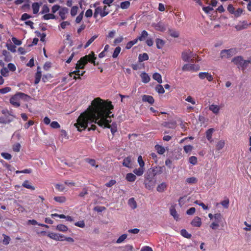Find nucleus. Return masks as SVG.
I'll use <instances>...</instances> for the list:
<instances>
[{
    "label": "nucleus",
    "instance_id": "f257e3e1",
    "mask_svg": "<svg viewBox=\"0 0 251 251\" xmlns=\"http://www.w3.org/2000/svg\"><path fill=\"white\" fill-rule=\"evenodd\" d=\"M113 108L111 101H104L100 98H96L92 101L91 105L87 110L80 115L74 126L78 131H81L87 128L88 124L95 123L101 127L110 128L114 135L117 131V124L113 123L110 125V119L114 116L111 112ZM91 130L100 132L95 124H91L90 127H88V131Z\"/></svg>",
    "mask_w": 251,
    "mask_h": 251
},
{
    "label": "nucleus",
    "instance_id": "f03ea898",
    "mask_svg": "<svg viewBox=\"0 0 251 251\" xmlns=\"http://www.w3.org/2000/svg\"><path fill=\"white\" fill-rule=\"evenodd\" d=\"M95 53L92 51L91 53L86 55L81 58L77 61L75 66V69H83L87 63L89 62L93 64L94 65H98V63H96Z\"/></svg>",
    "mask_w": 251,
    "mask_h": 251
},
{
    "label": "nucleus",
    "instance_id": "7ed1b4c3",
    "mask_svg": "<svg viewBox=\"0 0 251 251\" xmlns=\"http://www.w3.org/2000/svg\"><path fill=\"white\" fill-rule=\"evenodd\" d=\"M28 98L30 97L27 95L22 92H18L10 99V103L13 106L18 107L20 106V100H27Z\"/></svg>",
    "mask_w": 251,
    "mask_h": 251
},
{
    "label": "nucleus",
    "instance_id": "20e7f679",
    "mask_svg": "<svg viewBox=\"0 0 251 251\" xmlns=\"http://www.w3.org/2000/svg\"><path fill=\"white\" fill-rule=\"evenodd\" d=\"M237 50L235 48H231L228 50H223L221 51L220 57L222 59L229 58L236 54Z\"/></svg>",
    "mask_w": 251,
    "mask_h": 251
},
{
    "label": "nucleus",
    "instance_id": "39448f33",
    "mask_svg": "<svg viewBox=\"0 0 251 251\" xmlns=\"http://www.w3.org/2000/svg\"><path fill=\"white\" fill-rule=\"evenodd\" d=\"M223 220V216L220 213L215 214L214 215V221L210 225V228L212 229H216Z\"/></svg>",
    "mask_w": 251,
    "mask_h": 251
},
{
    "label": "nucleus",
    "instance_id": "423d86ee",
    "mask_svg": "<svg viewBox=\"0 0 251 251\" xmlns=\"http://www.w3.org/2000/svg\"><path fill=\"white\" fill-rule=\"evenodd\" d=\"M192 56V52L190 50H186L182 52L181 57L185 62H189L190 60L193 62L194 59L191 58Z\"/></svg>",
    "mask_w": 251,
    "mask_h": 251
},
{
    "label": "nucleus",
    "instance_id": "0eeeda50",
    "mask_svg": "<svg viewBox=\"0 0 251 251\" xmlns=\"http://www.w3.org/2000/svg\"><path fill=\"white\" fill-rule=\"evenodd\" d=\"M199 66L198 65H195L194 64H185L182 67L183 71H197L199 70Z\"/></svg>",
    "mask_w": 251,
    "mask_h": 251
},
{
    "label": "nucleus",
    "instance_id": "6e6552de",
    "mask_svg": "<svg viewBox=\"0 0 251 251\" xmlns=\"http://www.w3.org/2000/svg\"><path fill=\"white\" fill-rule=\"evenodd\" d=\"M48 236L50 238L56 240V241H64L65 236L58 233H49L48 234Z\"/></svg>",
    "mask_w": 251,
    "mask_h": 251
},
{
    "label": "nucleus",
    "instance_id": "1a4fd4ad",
    "mask_svg": "<svg viewBox=\"0 0 251 251\" xmlns=\"http://www.w3.org/2000/svg\"><path fill=\"white\" fill-rule=\"evenodd\" d=\"M199 77L201 79L206 78L208 81H212L213 80V76L208 72H200L199 73Z\"/></svg>",
    "mask_w": 251,
    "mask_h": 251
},
{
    "label": "nucleus",
    "instance_id": "9d476101",
    "mask_svg": "<svg viewBox=\"0 0 251 251\" xmlns=\"http://www.w3.org/2000/svg\"><path fill=\"white\" fill-rule=\"evenodd\" d=\"M161 125L164 127L172 129H175L177 126L176 122L174 120L168 122H163Z\"/></svg>",
    "mask_w": 251,
    "mask_h": 251
},
{
    "label": "nucleus",
    "instance_id": "9b49d317",
    "mask_svg": "<svg viewBox=\"0 0 251 251\" xmlns=\"http://www.w3.org/2000/svg\"><path fill=\"white\" fill-rule=\"evenodd\" d=\"M153 26L154 28L158 31L163 32L166 30L165 25L161 22H159L157 24H154Z\"/></svg>",
    "mask_w": 251,
    "mask_h": 251
},
{
    "label": "nucleus",
    "instance_id": "f8f14e48",
    "mask_svg": "<svg viewBox=\"0 0 251 251\" xmlns=\"http://www.w3.org/2000/svg\"><path fill=\"white\" fill-rule=\"evenodd\" d=\"M142 101L144 102H148L151 104H152L154 102V100L153 97L147 95L142 96Z\"/></svg>",
    "mask_w": 251,
    "mask_h": 251
},
{
    "label": "nucleus",
    "instance_id": "ddd939ff",
    "mask_svg": "<svg viewBox=\"0 0 251 251\" xmlns=\"http://www.w3.org/2000/svg\"><path fill=\"white\" fill-rule=\"evenodd\" d=\"M243 60V58L242 56H238L234 57L232 59V62H233L234 64L237 65L238 68H240V66L241 65Z\"/></svg>",
    "mask_w": 251,
    "mask_h": 251
},
{
    "label": "nucleus",
    "instance_id": "4468645a",
    "mask_svg": "<svg viewBox=\"0 0 251 251\" xmlns=\"http://www.w3.org/2000/svg\"><path fill=\"white\" fill-rule=\"evenodd\" d=\"M170 211L171 215L173 216L174 218L176 221H178L179 219V215L177 213L175 206L173 205L171 206L170 209Z\"/></svg>",
    "mask_w": 251,
    "mask_h": 251
},
{
    "label": "nucleus",
    "instance_id": "2eb2a0df",
    "mask_svg": "<svg viewBox=\"0 0 251 251\" xmlns=\"http://www.w3.org/2000/svg\"><path fill=\"white\" fill-rule=\"evenodd\" d=\"M42 77V73L41 71H40V69L39 67H38L37 72L35 74V81L34 83L35 84H37L40 82L41 78Z\"/></svg>",
    "mask_w": 251,
    "mask_h": 251
},
{
    "label": "nucleus",
    "instance_id": "dca6fc26",
    "mask_svg": "<svg viewBox=\"0 0 251 251\" xmlns=\"http://www.w3.org/2000/svg\"><path fill=\"white\" fill-rule=\"evenodd\" d=\"M209 109L213 113L217 115L220 112V107L219 105L212 104L209 105Z\"/></svg>",
    "mask_w": 251,
    "mask_h": 251
},
{
    "label": "nucleus",
    "instance_id": "f3484780",
    "mask_svg": "<svg viewBox=\"0 0 251 251\" xmlns=\"http://www.w3.org/2000/svg\"><path fill=\"white\" fill-rule=\"evenodd\" d=\"M191 225L194 226L200 227L201 225V219L196 217L191 222Z\"/></svg>",
    "mask_w": 251,
    "mask_h": 251
},
{
    "label": "nucleus",
    "instance_id": "a211bd4d",
    "mask_svg": "<svg viewBox=\"0 0 251 251\" xmlns=\"http://www.w3.org/2000/svg\"><path fill=\"white\" fill-rule=\"evenodd\" d=\"M140 76L142 79V81L144 83H148L151 80L150 76L145 72L142 73L140 75Z\"/></svg>",
    "mask_w": 251,
    "mask_h": 251
},
{
    "label": "nucleus",
    "instance_id": "6ab92c4d",
    "mask_svg": "<svg viewBox=\"0 0 251 251\" xmlns=\"http://www.w3.org/2000/svg\"><path fill=\"white\" fill-rule=\"evenodd\" d=\"M214 131V129L213 128H211L207 130L205 133L206 138L210 143H211L213 141L212 136Z\"/></svg>",
    "mask_w": 251,
    "mask_h": 251
},
{
    "label": "nucleus",
    "instance_id": "aec40b11",
    "mask_svg": "<svg viewBox=\"0 0 251 251\" xmlns=\"http://www.w3.org/2000/svg\"><path fill=\"white\" fill-rule=\"evenodd\" d=\"M156 48L158 49H161L165 45V42L160 38H156L155 39Z\"/></svg>",
    "mask_w": 251,
    "mask_h": 251
},
{
    "label": "nucleus",
    "instance_id": "412c9836",
    "mask_svg": "<svg viewBox=\"0 0 251 251\" xmlns=\"http://www.w3.org/2000/svg\"><path fill=\"white\" fill-rule=\"evenodd\" d=\"M68 9L67 8L64 7L61 8L59 12V15L60 16L62 20H64L66 18V14L68 13Z\"/></svg>",
    "mask_w": 251,
    "mask_h": 251
},
{
    "label": "nucleus",
    "instance_id": "4be33fe9",
    "mask_svg": "<svg viewBox=\"0 0 251 251\" xmlns=\"http://www.w3.org/2000/svg\"><path fill=\"white\" fill-rule=\"evenodd\" d=\"M22 186L27 189H30L31 190H34L35 189V187L32 186L30 184L29 181L27 180H26L24 181V182L22 184Z\"/></svg>",
    "mask_w": 251,
    "mask_h": 251
},
{
    "label": "nucleus",
    "instance_id": "5701e85b",
    "mask_svg": "<svg viewBox=\"0 0 251 251\" xmlns=\"http://www.w3.org/2000/svg\"><path fill=\"white\" fill-rule=\"evenodd\" d=\"M145 168L140 167L139 168H136L133 170V173L138 176H141L144 173Z\"/></svg>",
    "mask_w": 251,
    "mask_h": 251
},
{
    "label": "nucleus",
    "instance_id": "b1692460",
    "mask_svg": "<svg viewBox=\"0 0 251 251\" xmlns=\"http://www.w3.org/2000/svg\"><path fill=\"white\" fill-rule=\"evenodd\" d=\"M41 4V3L39 4L38 2H34L32 3V8L33 9V12L34 14L38 13Z\"/></svg>",
    "mask_w": 251,
    "mask_h": 251
},
{
    "label": "nucleus",
    "instance_id": "393cba45",
    "mask_svg": "<svg viewBox=\"0 0 251 251\" xmlns=\"http://www.w3.org/2000/svg\"><path fill=\"white\" fill-rule=\"evenodd\" d=\"M126 179L129 182H133L136 179V176L132 173H128L126 175Z\"/></svg>",
    "mask_w": 251,
    "mask_h": 251
},
{
    "label": "nucleus",
    "instance_id": "a878e982",
    "mask_svg": "<svg viewBox=\"0 0 251 251\" xmlns=\"http://www.w3.org/2000/svg\"><path fill=\"white\" fill-rule=\"evenodd\" d=\"M168 32L171 36L174 38H177L179 35V32L173 29H169Z\"/></svg>",
    "mask_w": 251,
    "mask_h": 251
},
{
    "label": "nucleus",
    "instance_id": "bb28decb",
    "mask_svg": "<svg viewBox=\"0 0 251 251\" xmlns=\"http://www.w3.org/2000/svg\"><path fill=\"white\" fill-rule=\"evenodd\" d=\"M152 78L160 84L162 82V76L161 75L158 73H154L152 75Z\"/></svg>",
    "mask_w": 251,
    "mask_h": 251
},
{
    "label": "nucleus",
    "instance_id": "cd10ccee",
    "mask_svg": "<svg viewBox=\"0 0 251 251\" xmlns=\"http://www.w3.org/2000/svg\"><path fill=\"white\" fill-rule=\"evenodd\" d=\"M166 187L167 185L166 184V183L165 182H162L157 186L156 190L159 192H163L165 191Z\"/></svg>",
    "mask_w": 251,
    "mask_h": 251
},
{
    "label": "nucleus",
    "instance_id": "c85d7f7f",
    "mask_svg": "<svg viewBox=\"0 0 251 251\" xmlns=\"http://www.w3.org/2000/svg\"><path fill=\"white\" fill-rule=\"evenodd\" d=\"M145 187L147 189H148L149 190H151L152 188H153L154 183L152 180H149L148 181H146L145 182Z\"/></svg>",
    "mask_w": 251,
    "mask_h": 251
},
{
    "label": "nucleus",
    "instance_id": "c756f323",
    "mask_svg": "<svg viewBox=\"0 0 251 251\" xmlns=\"http://www.w3.org/2000/svg\"><path fill=\"white\" fill-rule=\"evenodd\" d=\"M138 59L140 62H143L148 60L149 59V56L147 53H143L139 54Z\"/></svg>",
    "mask_w": 251,
    "mask_h": 251
},
{
    "label": "nucleus",
    "instance_id": "7c9ffc66",
    "mask_svg": "<svg viewBox=\"0 0 251 251\" xmlns=\"http://www.w3.org/2000/svg\"><path fill=\"white\" fill-rule=\"evenodd\" d=\"M123 166L129 168L131 165V158L130 157H126L123 162Z\"/></svg>",
    "mask_w": 251,
    "mask_h": 251
},
{
    "label": "nucleus",
    "instance_id": "2f4dec72",
    "mask_svg": "<svg viewBox=\"0 0 251 251\" xmlns=\"http://www.w3.org/2000/svg\"><path fill=\"white\" fill-rule=\"evenodd\" d=\"M128 205L132 208L135 209L137 207V203L133 198H130L128 201Z\"/></svg>",
    "mask_w": 251,
    "mask_h": 251
},
{
    "label": "nucleus",
    "instance_id": "473e14b6",
    "mask_svg": "<svg viewBox=\"0 0 251 251\" xmlns=\"http://www.w3.org/2000/svg\"><path fill=\"white\" fill-rule=\"evenodd\" d=\"M56 229L58 231L65 232L68 230V228L64 225L59 224L56 226Z\"/></svg>",
    "mask_w": 251,
    "mask_h": 251
},
{
    "label": "nucleus",
    "instance_id": "72a5a7b5",
    "mask_svg": "<svg viewBox=\"0 0 251 251\" xmlns=\"http://www.w3.org/2000/svg\"><path fill=\"white\" fill-rule=\"evenodd\" d=\"M148 36V33L147 31L144 30L142 31L141 34L138 37V39L140 41H144Z\"/></svg>",
    "mask_w": 251,
    "mask_h": 251
},
{
    "label": "nucleus",
    "instance_id": "f704fd0d",
    "mask_svg": "<svg viewBox=\"0 0 251 251\" xmlns=\"http://www.w3.org/2000/svg\"><path fill=\"white\" fill-rule=\"evenodd\" d=\"M155 150L157 151V152L159 154H163L165 151V148L163 147L160 146L159 145H156L155 146Z\"/></svg>",
    "mask_w": 251,
    "mask_h": 251
},
{
    "label": "nucleus",
    "instance_id": "c9c22d12",
    "mask_svg": "<svg viewBox=\"0 0 251 251\" xmlns=\"http://www.w3.org/2000/svg\"><path fill=\"white\" fill-rule=\"evenodd\" d=\"M53 199L55 201L59 203H63L66 201V199L64 196L54 197Z\"/></svg>",
    "mask_w": 251,
    "mask_h": 251
},
{
    "label": "nucleus",
    "instance_id": "e433bc0d",
    "mask_svg": "<svg viewBox=\"0 0 251 251\" xmlns=\"http://www.w3.org/2000/svg\"><path fill=\"white\" fill-rule=\"evenodd\" d=\"M186 182L188 184H196L198 182V179L195 177H188L186 179Z\"/></svg>",
    "mask_w": 251,
    "mask_h": 251
},
{
    "label": "nucleus",
    "instance_id": "4c0bfd02",
    "mask_svg": "<svg viewBox=\"0 0 251 251\" xmlns=\"http://www.w3.org/2000/svg\"><path fill=\"white\" fill-rule=\"evenodd\" d=\"M85 161L88 163L91 166L93 167H95L96 168L98 167V165L96 164V160L93 159H90L89 158H87L85 159Z\"/></svg>",
    "mask_w": 251,
    "mask_h": 251
},
{
    "label": "nucleus",
    "instance_id": "58836bf2",
    "mask_svg": "<svg viewBox=\"0 0 251 251\" xmlns=\"http://www.w3.org/2000/svg\"><path fill=\"white\" fill-rule=\"evenodd\" d=\"M181 235L185 238L190 239L191 238L192 235L189 233L186 229H183L180 231Z\"/></svg>",
    "mask_w": 251,
    "mask_h": 251
},
{
    "label": "nucleus",
    "instance_id": "ea45409f",
    "mask_svg": "<svg viewBox=\"0 0 251 251\" xmlns=\"http://www.w3.org/2000/svg\"><path fill=\"white\" fill-rule=\"evenodd\" d=\"M155 90L159 94H163L165 92V90L161 84L157 85L155 87Z\"/></svg>",
    "mask_w": 251,
    "mask_h": 251
},
{
    "label": "nucleus",
    "instance_id": "a19ab883",
    "mask_svg": "<svg viewBox=\"0 0 251 251\" xmlns=\"http://www.w3.org/2000/svg\"><path fill=\"white\" fill-rule=\"evenodd\" d=\"M130 5V3L129 1H125L122 2L120 4V7L123 9H127Z\"/></svg>",
    "mask_w": 251,
    "mask_h": 251
},
{
    "label": "nucleus",
    "instance_id": "79ce46f5",
    "mask_svg": "<svg viewBox=\"0 0 251 251\" xmlns=\"http://www.w3.org/2000/svg\"><path fill=\"white\" fill-rule=\"evenodd\" d=\"M102 11V7L98 6L95 8L94 13V17L96 18L98 15H100Z\"/></svg>",
    "mask_w": 251,
    "mask_h": 251
},
{
    "label": "nucleus",
    "instance_id": "37998d69",
    "mask_svg": "<svg viewBox=\"0 0 251 251\" xmlns=\"http://www.w3.org/2000/svg\"><path fill=\"white\" fill-rule=\"evenodd\" d=\"M98 35H94L86 43L84 46V48L86 49L88 47L91 43L98 37Z\"/></svg>",
    "mask_w": 251,
    "mask_h": 251
},
{
    "label": "nucleus",
    "instance_id": "c03bdc74",
    "mask_svg": "<svg viewBox=\"0 0 251 251\" xmlns=\"http://www.w3.org/2000/svg\"><path fill=\"white\" fill-rule=\"evenodd\" d=\"M121 50V48L120 47L118 46V47H117L114 50V52L113 53V54H112V57L113 58H116L118 57V56L119 55L120 51Z\"/></svg>",
    "mask_w": 251,
    "mask_h": 251
},
{
    "label": "nucleus",
    "instance_id": "a18cd8bd",
    "mask_svg": "<svg viewBox=\"0 0 251 251\" xmlns=\"http://www.w3.org/2000/svg\"><path fill=\"white\" fill-rule=\"evenodd\" d=\"M225 145V143L224 141L220 140L216 144V149L218 151L222 149Z\"/></svg>",
    "mask_w": 251,
    "mask_h": 251
},
{
    "label": "nucleus",
    "instance_id": "49530a36",
    "mask_svg": "<svg viewBox=\"0 0 251 251\" xmlns=\"http://www.w3.org/2000/svg\"><path fill=\"white\" fill-rule=\"evenodd\" d=\"M2 236L3 237V239L2 241L3 244L5 245H7L9 244L11 240L10 237L4 234H2Z\"/></svg>",
    "mask_w": 251,
    "mask_h": 251
},
{
    "label": "nucleus",
    "instance_id": "de8ad7c7",
    "mask_svg": "<svg viewBox=\"0 0 251 251\" xmlns=\"http://www.w3.org/2000/svg\"><path fill=\"white\" fill-rule=\"evenodd\" d=\"M55 15L51 13H47L43 16V18L46 20H48L50 19H55Z\"/></svg>",
    "mask_w": 251,
    "mask_h": 251
},
{
    "label": "nucleus",
    "instance_id": "09e8293b",
    "mask_svg": "<svg viewBox=\"0 0 251 251\" xmlns=\"http://www.w3.org/2000/svg\"><path fill=\"white\" fill-rule=\"evenodd\" d=\"M9 71L6 67H3L0 70V74L2 76L6 77L8 76Z\"/></svg>",
    "mask_w": 251,
    "mask_h": 251
},
{
    "label": "nucleus",
    "instance_id": "8fccbe9b",
    "mask_svg": "<svg viewBox=\"0 0 251 251\" xmlns=\"http://www.w3.org/2000/svg\"><path fill=\"white\" fill-rule=\"evenodd\" d=\"M21 145L19 143H17L13 145L12 149L15 152H19L21 149Z\"/></svg>",
    "mask_w": 251,
    "mask_h": 251
},
{
    "label": "nucleus",
    "instance_id": "3c124183",
    "mask_svg": "<svg viewBox=\"0 0 251 251\" xmlns=\"http://www.w3.org/2000/svg\"><path fill=\"white\" fill-rule=\"evenodd\" d=\"M1 156L6 160H10L12 158V155L7 152H1Z\"/></svg>",
    "mask_w": 251,
    "mask_h": 251
},
{
    "label": "nucleus",
    "instance_id": "603ef678",
    "mask_svg": "<svg viewBox=\"0 0 251 251\" xmlns=\"http://www.w3.org/2000/svg\"><path fill=\"white\" fill-rule=\"evenodd\" d=\"M251 62L250 60H243L240 68L242 70H245L248 66V65Z\"/></svg>",
    "mask_w": 251,
    "mask_h": 251
},
{
    "label": "nucleus",
    "instance_id": "864d4df0",
    "mask_svg": "<svg viewBox=\"0 0 251 251\" xmlns=\"http://www.w3.org/2000/svg\"><path fill=\"white\" fill-rule=\"evenodd\" d=\"M78 8L77 6H74L71 10V15L72 16H75L76 15Z\"/></svg>",
    "mask_w": 251,
    "mask_h": 251
},
{
    "label": "nucleus",
    "instance_id": "5fc2aeb1",
    "mask_svg": "<svg viewBox=\"0 0 251 251\" xmlns=\"http://www.w3.org/2000/svg\"><path fill=\"white\" fill-rule=\"evenodd\" d=\"M127 237V235L126 234H124L120 236L118 239L117 240V243H121L123 242Z\"/></svg>",
    "mask_w": 251,
    "mask_h": 251
},
{
    "label": "nucleus",
    "instance_id": "6e6d98bb",
    "mask_svg": "<svg viewBox=\"0 0 251 251\" xmlns=\"http://www.w3.org/2000/svg\"><path fill=\"white\" fill-rule=\"evenodd\" d=\"M8 70V71H11V72H14L16 70V67L15 65L11 63H10L8 64L7 65Z\"/></svg>",
    "mask_w": 251,
    "mask_h": 251
},
{
    "label": "nucleus",
    "instance_id": "4d7b16f0",
    "mask_svg": "<svg viewBox=\"0 0 251 251\" xmlns=\"http://www.w3.org/2000/svg\"><path fill=\"white\" fill-rule=\"evenodd\" d=\"M138 162L139 163V165L140 167L145 168V162L142 158V157L141 155H139L138 157Z\"/></svg>",
    "mask_w": 251,
    "mask_h": 251
},
{
    "label": "nucleus",
    "instance_id": "13d9d810",
    "mask_svg": "<svg viewBox=\"0 0 251 251\" xmlns=\"http://www.w3.org/2000/svg\"><path fill=\"white\" fill-rule=\"evenodd\" d=\"M189 162L193 165H196L197 163V158L194 156H191L189 159Z\"/></svg>",
    "mask_w": 251,
    "mask_h": 251
},
{
    "label": "nucleus",
    "instance_id": "bf43d9fd",
    "mask_svg": "<svg viewBox=\"0 0 251 251\" xmlns=\"http://www.w3.org/2000/svg\"><path fill=\"white\" fill-rule=\"evenodd\" d=\"M83 17V12L82 11L76 18L75 22L77 24H79L81 22Z\"/></svg>",
    "mask_w": 251,
    "mask_h": 251
},
{
    "label": "nucleus",
    "instance_id": "052dcab7",
    "mask_svg": "<svg viewBox=\"0 0 251 251\" xmlns=\"http://www.w3.org/2000/svg\"><path fill=\"white\" fill-rule=\"evenodd\" d=\"M11 89L9 87H6L2 89H0V93L6 94L11 91Z\"/></svg>",
    "mask_w": 251,
    "mask_h": 251
},
{
    "label": "nucleus",
    "instance_id": "680f3d73",
    "mask_svg": "<svg viewBox=\"0 0 251 251\" xmlns=\"http://www.w3.org/2000/svg\"><path fill=\"white\" fill-rule=\"evenodd\" d=\"M184 150L186 153H189L190 152L192 149H193V146L189 145H186L183 148Z\"/></svg>",
    "mask_w": 251,
    "mask_h": 251
},
{
    "label": "nucleus",
    "instance_id": "e2e57ef3",
    "mask_svg": "<svg viewBox=\"0 0 251 251\" xmlns=\"http://www.w3.org/2000/svg\"><path fill=\"white\" fill-rule=\"evenodd\" d=\"M243 12V10L241 8H238L236 10L234 11L233 14L236 17H239Z\"/></svg>",
    "mask_w": 251,
    "mask_h": 251
},
{
    "label": "nucleus",
    "instance_id": "0e129e2a",
    "mask_svg": "<svg viewBox=\"0 0 251 251\" xmlns=\"http://www.w3.org/2000/svg\"><path fill=\"white\" fill-rule=\"evenodd\" d=\"M75 225L79 227L83 228L85 226L84 221H80L75 223Z\"/></svg>",
    "mask_w": 251,
    "mask_h": 251
},
{
    "label": "nucleus",
    "instance_id": "69168bd1",
    "mask_svg": "<svg viewBox=\"0 0 251 251\" xmlns=\"http://www.w3.org/2000/svg\"><path fill=\"white\" fill-rule=\"evenodd\" d=\"M50 11V9L47 5H44L42 7V10L41 11L42 14L48 13Z\"/></svg>",
    "mask_w": 251,
    "mask_h": 251
},
{
    "label": "nucleus",
    "instance_id": "338daca9",
    "mask_svg": "<svg viewBox=\"0 0 251 251\" xmlns=\"http://www.w3.org/2000/svg\"><path fill=\"white\" fill-rule=\"evenodd\" d=\"M30 18H31V16H30V15H29L27 13H24L22 15L21 18V21H25L27 19H28Z\"/></svg>",
    "mask_w": 251,
    "mask_h": 251
},
{
    "label": "nucleus",
    "instance_id": "774afa93",
    "mask_svg": "<svg viewBox=\"0 0 251 251\" xmlns=\"http://www.w3.org/2000/svg\"><path fill=\"white\" fill-rule=\"evenodd\" d=\"M202 10L204 11V12L206 14L209 13L210 11L213 10V8L212 7L210 6H206V7H203Z\"/></svg>",
    "mask_w": 251,
    "mask_h": 251
}]
</instances>
